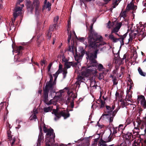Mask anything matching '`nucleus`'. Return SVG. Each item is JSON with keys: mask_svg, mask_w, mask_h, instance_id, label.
<instances>
[{"mask_svg": "<svg viewBox=\"0 0 146 146\" xmlns=\"http://www.w3.org/2000/svg\"><path fill=\"white\" fill-rule=\"evenodd\" d=\"M93 24H91L90 26V29L89 30L88 33V43L89 46L92 47L96 48L97 46L106 44L104 42H102V37L101 36L99 35L93 29Z\"/></svg>", "mask_w": 146, "mask_h": 146, "instance_id": "obj_1", "label": "nucleus"}, {"mask_svg": "<svg viewBox=\"0 0 146 146\" xmlns=\"http://www.w3.org/2000/svg\"><path fill=\"white\" fill-rule=\"evenodd\" d=\"M104 44L101 45L100 46H97L96 48L92 47L89 45L90 47L94 48V49L92 50L88 51V52H86V58L90 61L91 63L96 62L97 61L95 59L97 58V54L98 50L97 49H95L100 48Z\"/></svg>", "mask_w": 146, "mask_h": 146, "instance_id": "obj_2", "label": "nucleus"}, {"mask_svg": "<svg viewBox=\"0 0 146 146\" xmlns=\"http://www.w3.org/2000/svg\"><path fill=\"white\" fill-rule=\"evenodd\" d=\"M52 113L54 114L56 116V117L54 118V120L55 121L59 119L61 116L64 117V119H66L69 117L70 115L68 111L67 113H66L65 110H60L57 107L56 109H53Z\"/></svg>", "mask_w": 146, "mask_h": 146, "instance_id": "obj_3", "label": "nucleus"}, {"mask_svg": "<svg viewBox=\"0 0 146 146\" xmlns=\"http://www.w3.org/2000/svg\"><path fill=\"white\" fill-rule=\"evenodd\" d=\"M46 133L47 138L45 140L46 146H51V145L54 144L55 142L54 140L55 135L53 133V130L51 128V130H48Z\"/></svg>", "mask_w": 146, "mask_h": 146, "instance_id": "obj_4", "label": "nucleus"}, {"mask_svg": "<svg viewBox=\"0 0 146 146\" xmlns=\"http://www.w3.org/2000/svg\"><path fill=\"white\" fill-rule=\"evenodd\" d=\"M22 2V0H18L17 2L16 3V6L15 8L13 10V19H12V24H13L15 21V20L16 18L19 16L21 15V11L22 8L24 7V5L22 4V7L18 6V5L20 4V3Z\"/></svg>", "mask_w": 146, "mask_h": 146, "instance_id": "obj_5", "label": "nucleus"}, {"mask_svg": "<svg viewBox=\"0 0 146 146\" xmlns=\"http://www.w3.org/2000/svg\"><path fill=\"white\" fill-rule=\"evenodd\" d=\"M127 35V33L123 35H117L119 36V38L115 37L113 35H109L108 37L109 39L113 43H116L119 41L120 42L121 45H123L124 44V40L126 37Z\"/></svg>", "mask_w": 146, "mask_h": 146, "instance_id": "obj_6", "label": "nucleus"}, {"mask_svg": "<svg viewBox=\"0 0 146 146\" xmlns=\"http://www.w3.org/2000/svg\"><path fill=\"white\" fill-rule=\"evenodd\" d=\"M56 83L55 82H48L46 83L44 88H43V94H48L49 90L53 89V86L55 85Z\"/></svg>", "mask_w": 146, "mask_h": 146, "instance_id": "obj_7", "label": "nucleus"}, {"mask_svg": "<svg viewBox=\"0 0 146 146\" xmlns=\"http://www.w3.org/2000/svg\"><path fill=\"white\" fill-rule=\"evenodd\" d=\"M106 110H105L104 113L102 115L101 117L104 116H111L112 111L114 109L115 105H112V107L110 106H106Z\"/></svg>", "mask_w": 146, "mask_h": 146, "instance_id": "obj_8", "label": "nucleus"}, {"mask_svg": "<svg viewBox=\"0 0 146 146\" xmlns=\"http://www.w3.org/2000/svg\"><path fill=\"white\" fill-rule=\"evenodd\" d=\"M137 104H139V102L140 103V104L143 108L144 109L146 107V101L145 98L143 95H138V98L137 99Z\"/></svg>", "mask_w": 146, "mask_h": 146, "instance_id": "obj_9", "label": "nucleus"}, {"mask_svg": "<svg viewBox=\"0 0 146 146\" xmlns=\"http://www.w3.org/2000/svg\"><path fill=\"white\" fill-rule=\"evenodd\" d=\"M73 95H74V93L72 92H70L68 94V98L66 101V103L67 104L70 102V106L71 108H73L74 106V99L72 97Z\"/></svg>", "mask_w": 146, "mask_h": 146, "instance_id": "obj_10", "label": "nucleus"}, {"mask_svg": "<svg viewBox=\"0 0 146 146\" xmlns=\"http://www.w3.org/2000/svg\"><path fill=\"white\" fill-rule=\"evenodd\" d=\"M39 129H40V133H39V136H38L37 146H40L41 142L43 141L44 140L43 135L42 132V128L41 126L39 127Z\"/></svg>", "mask_w": 146, "mask_h": 146, "instance_id": "obj_11", "label": "nucleus"}, {"mask_svg": "<svg viewBox=\"0 0 146 146\" xmlns=\"http://www.w3.org/2000/svg\"><path fill=\"white\" fill-rule=\"evenodd\" d=\"M125 140L128 141V144L131 143L133 140V136L131 133L127 132L126 134H125Z\"/></svg>", "mask_w": 146, "mask_h": 146, "instance_id": "obj_12", "label": "nucleus"}, {"mask_svg": "<svg viewBox=\"0 0 146 146\" xmlns=\"http://www.w3.org/2000/svg\"><path fill=\"white\" fill-rule=\"evenodd\" d=\"M12 48H13V50L14 51L15 53H18L17 55L18 56L21 55L22 54V50L23 49V46H15L14 48L12 46Z\"/></svg>", "mask_w": 146, "mask_h": 146, "instance_id": "obj_13", "label": "nucleus"}, {"mask_svg": "<svg viewBox=\"0 0 146 146\" xmlns=\"http://www.w3.org/2000/svg\"><path fill=\"white\" fill-rule=\"evenodd\" d=\"M78 62H66L64 63V66L65 68L68 69L70 68L71 66L73 67H75L78 64Z\"/></svg>", "mask_w": 146, "mask_h": 146, "instance_id": "obj_14", "label": "nucleus"}, {"mask_svg": "<svg viewBox=\"0 0 146 146\" xmlns=\"http://www.w3.org/2000/svg\"><path fill=\"white\" fill-rule=\"evenodd\" d=\"M92 63V66L94 67L97 68L98 70L101 71L104 69V66L101 64L97 63V62L96 63Z\"/></svg>", "mask_w": 146, "mask_h": 146, "instance_id": "obj_15", "label": "nucleus"}, {"mask_svg": "<svg viewBox=\"0 0 146 146\" xmlns=\"http://www.w3.org/2000/svg\"><path fill=\"white\" fill-rule=\"evenodd\" d=\"M48 94H43V101L44 103H45L46 104L49 105L51 104V100H50V101L48 102Z\"/></svg>", "mask_w": 146, "mask_h": 146, "instance_id": "obj_16", "label": "nucleus"}, {"mask_svg": "<svg viewBox=\"0 0 146 146\" xmlns=\"http://www.w3.org/2000/svg\"><path fill=\"white\" fill-rule=\"evenodd\" d=\"M26 6H27V8L30 9L31 10H33V9L34 8V7H33V6H34V7H36V6L34 5L33 4V5L31 3V1H27V3H26ZM39 6H38V7H39ZM38 9H36V11H37V10H38Z\"/></svg>", "mask_w": 146, "mask_h": 146, "instance_id": "obj_17", "label": "nucleus"}, {"mask_svg": "<svg viewBox=\"0 0 146 146\" xmlns=\"http://www.w3.org/2000/svg\"><path fill=\"white\" fill-rule=\"evenodd\" d=\"M56 29L54 28V26H53L52 25H50L49 27V31L48 32L47 34V39L50 40L51 38V33L50 32L53 31L54 29Z\"/></svg>", "mask_w": 146, "mask_h": 146, "instance_id": "obj_18", "label": "nucleus"}, {"mask_svg": "<svg viewBox=\"0 0 146 146\" xmlns=\"http://www.w3.org/2000/svg\"><path fill=\"white\" fill-rule=\"evenodd\" d=\"M51 3L49 2L46 3H44V5L42 8V10L43 11L45 9H47L48 11H49L51 10Z\"/></svg>", "mask_w": 146, "mask_h": 146, "instance_id": "obj_19", "label": "nucleus"}, {"mask_svg": "<svg viewBox=\"0 0 146 146\" xmlns=\"http://www.w3.org/2000/svg\"><path fill=\"white\" fill-rule=\"evenodd\" d=\"M92 70L90 69H87L85 71L82 72V75L86 77L88 76L89 75L92 73Z\"/></svg>", "mask_w": 146, "mask_h": 146, "instance_id": "obj_20", "label": "nucleus"}, {"mask_svg": "<svg viewBox=\"0 0 146 146\" xmlns=\"http://www.w3.org/2000/svg\"><path fill=\"white\" fill-rule=\"evenodd\" d=\"M123 125L122 124H120L117 127V131H118V134H117L116 137L119 136L121 133H122L123 131Z\"/></svg>", "mask_w": 146, "mask_h": 146, "instance_id": "obj_21", "label": "nucleus"}, {"mask_svg": "<svg viewBox=\"0 0 146 146\" xmlns=\"http://www.w3.org/2000/svg\"><path fill=\"white\" fill-rule=\"evenodd\" d=\"M112 137H113V136H110V135L108 136L104 137L103 139H102V141H104L107 142H110V141H111L113 140V138Z\"/></svg>", "mask_w": 146, "mask_h": 146, "instance_id": "obj_22", "label": "nucleus"}, {"mask_svg": "<svg viewBox=\"0 0 146 146\" xmlns=\"http://www.w3.org/2000/svg\"><path fill=\"white\" fill-rule=\"evenodd\" d=\"M44 40V38L42 37V34L40 33L39 34H37V42L38 43H40V42H41Z\"/></svg>", "mask_w": 146, "mask_h": 146, "instance_id": "obj_23", "label": "nucleus"}, {"mask_svg": "<svg viewBox=\"0 0 146 146\" xmlns=\"http://www.w3.org/2000/svg\"><path fill=\"white\" fill-rule=\"evenodd\" d=\"M108 143V142H106L102 140V139H101L100 140V141L98 143V146H114L113 144H112L111 145H109L108 146L106 144V143Z\"/></svg>", "mask_w": 146, "mask_h": 146, "instance_id": "obj_24", "label": "nucleus"}, {"mask_svg": "<svg viewBox=\"0 0 146 146\" xmlns=\"http://www.w3.org/2000/svg\"><path fill=\"white\" fill-rule=\"evenodd\" d=\"M136 7V6L134 5L133 4H128L127 5V7H126V10L128 11L131 9L134 10L133 7Z\"/></svg>", "mask_w": 146, "mask_h": 146, "instance_id": "obj_25", "label": "nucleus"}, {"mask_svg": "<svg viewBox=\"0 0 146 146\" xmlns=\"http://www.w3.org/2000/svg\"><path fill=\"white\" fill-rule=\"evenodd\" d=\"M143 31H145V29H142L140 30V31L137 30V31L139 32V35H142V37L143 38H144L146 36V32H145Z\"/></svg>", "mask_w": 146, "mask_h": 146, "instance_id": "obj_26", "label": "nucleus"}, {"mask_svg": "<svg viewBox=\"0 0 146 146\" xmlns=\"http://www.w3.org/2000/svg\"><path fill=\"white\" fill-rule=\"evenodd\" d=\"M127 10H125L124 11H122L120 14L119 16L121 17H123V19L126 18L127 17V15L126 13L127 12Z\"/></svg>", "mask_w": 146, "mask_h": 146, "instance_id": "obj_27", "label": "nucleus"}, {"mask_svg": "<svg viewBox=\"0 0 146 146\" xmlns=\"http://www.w3.org/2000/svg\"><path fill=\"white\" fill-rule=\"evenodd\" d=\"M138 72H139V74H140L141 76H146V73L143 72L140 67H139V68H138Z\"/></svg>", "mask_w": 146, "mask_h": 146, "instance_id": "obj_28", "label": "nucleus"}, {"mask_svg": "<svg viewBox=\"0 0 146 146\" xmlns=\"http://www.w3.org/2000/svg\"><path fill=\"white\" fill-rule=\"evenodd\" d=\"M52 107H45L43 108V111L44 112H48L49 111H52Z\"/></svg>", "mask_w": 146, "mask_h": 146, "instance_id": "obj_29", "label": "nucleus"}, {"mask_svg": "<svg viewBox=\"0 0 146 146\" xmlns=\"http://www.w3.org/2000/svg\"><path fill=\"white\" fill-rule=\"evenodd\" d=\"M113 132H112V136H113V137H116V135H115V134H117L118 133V131L117 130V127H113Z\"/></svg>", "mask_w": 146, "mask_h": 146, "instance_id": "obj_30", "label": "nucleus"}, {"mask_svg": "<svg viewBox=\"0 0 146 146\" xmlns=\"http://www.w3.org/2000/svg\"><path fill=\"white\" fill-rule=\"evenodd\" d=\"M112 5H113V6H112V8H115L116 7L117 5H118L119 1H117V0H112Z\"/></svg>", "mask_w": 146, "mask_h": 146, "instance_id": "obj_31", "label": "nucleus"}, {"mask_svg": "<svg viewBox=\"0 0 146 146\" xmlns=\"http://www.w3.org/2000/svg\"><path fill=\"white\" fill-rule=\"evenodd\" d=\"M140 123L142 124V125H141V127H140V129H143L144 127L145 128H146V123L145 121H141Z\"/></svg>", "mask_w": 146, "mask_h": 146, "instance_id": "obj_32", "label": "nucleus"}, {"mask_svg": "<svg viewBox=\"0 0 146 146\" xmlns=\"http://www.w3.org/2000/svg\"><path fill=\"white\" fill-rule=\"evenodd\" d=\"M39 2L38 0H34L33 4L34 5L36 6V9H38V5H39Z\"/></svg>", "mask_w": 146, "mask_h": 146, "instance_id": "obj_33", "label": "nucleus"}, {"mask_svg": "<svg viewBox=\"0 0 146 146\" xmlns=\"http://www.w3.org/2000/svg\"><path fill=\"white\" fill-rule=\"evenodd\" d=\"M119 29H117L116 28H114L112 30V31H111V34L110 35H112L113 33H115V34L117 35H118V34L116 33L118 32L119 30Z\"/></svg>", "mask_w": 146, "mask_h": 146, "instance_id": "obj_34", "label": "nucleus"}, {"mask_svg": "<svg viewBox=\"0 0 146 146\" xmlns=\"http://www.w3.org/2000/svg\"><path fill=\"white\" fill-rule=\"evenodd\" d=\"M7 134L8 139H9V140L11 141V138H12V136L11 134V131L9 129L7 131Z\"/></svg>", "mask_w": 146, "mask_h": 146, "instance_id": "obj_35", "label": "nucleus"}, {"mask_svg": "<svg viewBox=\"0 0 146 146\" xmlns=\"http://www.w3.org/2000/svg\"><path fill=\"white\" fill-rule=\"evenodd\" d=\"M67 73V70L65 68L63 70V78H65L66 76V74Z\"/></svg>", "mask_w": 146, "mask_h": 146, "instance_id": "obj_36", "label": "nucleus"}, {"mask_svg": "<svg viewBox=\"0 0 146 146\" xmlns=\"http://www.w3.org/2000/svg\"><path fill=\"white\" fill-rule=\"evenodd\" d=\"M84 80V78L82 76H78V81H82V82H83V81Z\"/></svg>", "mask_w": 146, "mask_h": 146, "instance_id": "obj_37", "label": "nucleus"}, {"mask_svg": "<svg viewBox=\"0 0 146 146\" xmlns=\"http://www.w3.org/2000/svg\"><path fill=\"white\" fill-rule=\"evenodd\" d=\"M122 23L121 22H119L115 26V27L114 28H116L117 29H120L121 27V26H122Z\"/></svg>", "mask_w": 146, "mask_h": 146, "instance_id": "obj_38", "label": "nucleus"}, {"mask_svg": "<svg viewBox=\"0 0 146 146\" xmlns=\"http://www.w3.org/2000/svg\"><path fill=\"white\" fill-rule=\"evenodd\" d=\"M95 0H80L81 3H84L85 6H86V2H90L91 1H94Z\"/></svg>", "mask_w": 146, "mask_h": 146, "instance_id": "obj_39", "label": "nucleus"}, {"mask_svg": "<svg viewBox=\"0 0 146 146\" xmlns=\"http://www.w3.org/2000/svg\"><path fill=\"white\" fill-rule=\"evenodd\" d=\"M100 102L101 103V105H100V108H104V105H105V102L104 101L100 99Z\"/></svg>", "mask_w": 146, "mask_h": 146, "instance_id": "obj_40", "label": "nucleus"}, {"mask_svg": "<svg viewBox=\"0 0 146 146\" xmlns=\"http://www.w3.org/2000/svg\"><path fill=\"white\" fill-rule=\"evenodd\" d=\"M112 81H113V85H115L117 84V80L115 77H114V78H113V79H112Z\"/></svg>", "mask_w": 146, "mask_h": 146, "instance_id": "obj_41", "label": "nucleus"}, {"mask_svg": "<svg viewBox=\"0 0 146 146\" xmlns=\"http://www.w3.org/2000/svg\"><path fill=\"white\" fill-rule=\"evenodd\" d=\"M86 52H88L87 51H86L84 50H81L80 52V56H81L82 57L84 55V54H86Z\"/></svg>", "mask_w": 146, "mask_h": 146, "instance_id": "obj_42", "label": "nucleus"}, {"mask_svg": "<svg viewBox=\"0 0 146 146\" xmlns=\"http://www.w3.org/2000/svg\"><path fill=\"white\" fill-rule=\"evenodd\" d=\"M44 125H45L44 124ZM43 130L44 133H46L48 131V130H51V129H47V128L46 127L45 125H44V127H43Z\"/></svg>", "mask_w": 146, "mask_h": 146, "instance_id": "obj_43", "label": "nucleus"}, {"mask_svg": "<svg viewBox=\"0 0 146 146\" xmlns=\"http://www.w3.org/2000/svg\"><path fill=\"white\" fill-rule=\"evenodd\" d=\"M118 110L117 109H115V110L113 111H112V114H111V115L114 116H115V114L117 113V111Z\"/></svg>", "mask_w": 146, "mask_h": 146, "instance_id": "obj_44", "label": "nucleus"}, {"mask_svg": "<svg viewBox=\"0 0 146 146\" xmlns=\"http://www.w3.org/2000/svg\"><path fill=\"white\" fill-rule=\"evenodd\" d=\"M135 38L134 37H132L131 36H129V38L128 39V44L129 43L131 42L132 41V40H133Z\"/></svg>", "mask_w": 146, "mask_h": 146, "instance_id": "obj_45", "label": "nucleus"}, {"mask_svg": "<svg viewBox=\"0 0 146 146\" xmlns=\"http://www.w3.org/2000/svg\"><path fill=\"white\" fill-rule=\"evenodd\" d=\"M71 38V34L70 33V34H69V36H68V39H67V42H68V43L69 44L70 42Z\"/></svg>", "mask_w": 146, "mask_h": 146, "instance_id": "obj_46", "label": "nucleus"}, {"mask_svg": "<svg viewBox=\"0 0 146 146\" xmlns=\"http://www.w3.org/2000/svg\"><path fill=\"white\" fill-rule=\"evenodd\" d=\"M52 66V63H50L49 64L48 66V72H50V69H51V66Z\"/></svg>", "mask_w": 146, "mask_h": 146, "instance_id": "obj_47", "label": "nucleus"}, {"mask_svg": "<svg viewBox=\"0 0 146 146\" xmlns=\"http://www.w3.org/2000/svg\"><path fill=\"white\" fill-rule=\"evenodd\" d=\"M59 17L58 16H56V17L54 18V23H56L57 22L58 20Z\"/></svg>", "mask_w": 146, "mask_h": 146, "instance_id": "obj_48", "label": "nucleus"}, {"mask_svg": "<svg viewBox=\"0 0 146 146\" xmlns=\"http://www.w3.org/2000/svg\"><path fill=\"white\" fill-rule=\"evenodd\" d=\"M77 40L82 42H83L84 41V38L83 37H79L78 39Z\"/></svg>", "mask_w": 146, "mask_h": 146, "instance_id": "obj_49", "label": "nucleus"}, {"mask_svg": "<svg viewBox=\"0 0 146 146\" xmlns=\"http://www.w3.org/2000/svg\"><path fill=\"white\" fill-rule=\"evenodd\" d=\"M111 26H112V25H111V22L110 21H109L108 23V27L109 29H110Z\"/></svg>", "mask_w": 146, "mask_h": 146, "instance_id": "obj_50", "label": "nucleus"}, {"mask_svg": "<svg viewBox=\"0 0 146 146\" xmlns=\"http://www.w3.org/2000/svg\"><path fill=\"white\" fill-rule=\"evenodd\" d=\"M137 35V33H133L132 34H129V36H132L133 37H135Z\"/></svg>", "mask_w": 146, "mask_h": 146, "instance_id": "obj_51", "label": "nucleus"}, {"mask_svg": "<svg viewBox=\"0 0 146 146\" xmlns=\"http://www.w3.org/2000/svg\"><path fill=\"white\" fill-rule=\"evenodd\" d=\"M82 81H77L76 82L75 84L77 86L79 85V86L80 85V84H81V82H83Z\"/></svg>", "mask_w": 146, "mask_h": 146, "instance_id": "obj_52", "label": "nucleus"}, {"mask_svg": "<svg viewBox=\"0 0 146 146\" xmlns=\"http://www.w3.org/2000/svg\"><path fill=\"white\" fill-rule=\"evenodd\" d=\"M37 118V116H36V114H34L33 116L31 118V120H33V119H36Z\"/></svg>", "mask_w": 146, "mask_h": 146, "instance_id": "obj_53", "label": "nucleus"}, {"mask_svg": "<svg viewBox=\"0 0 146 146\" xmlns=\"http://www.w3.org/2000/svg\"><path fill=\"white\" fill-rule=\"evenodd\" d=\"M110 123H111V122H112L113 121V117L114 116H111V115L110 116Z\"/></svg>", "mask_w": 146, "mask_h": 146, "instance_id": "obj_54", "label": "nucleus"}, {"mask_svg": "<svg viewBox=\"0 0 146 146\" xmlns=\"http://www.w3.org/2000/svg\"><path fill=\"white\" fill-rule=\"evenodd\" d=\"M68 60L66 58H63L62 59V61L64 62V63H66V62H68Z\"/></svg>", "mask_w": 146, "mask_h": 146, "instance_id": "obj_55", "label": "nucleus"}, {"mask_svg": "<svg viewBox=\"0 0 146 146\" xmlns=\"http://www.w3.org/2000/svg\"><path fill=\"white\" fill-rule=\"evenodd\" d=\"M46 62V61H45L44 60H41V65L42 66L43 64H45Z\"/></svg>", "mask_w": 146, "mask_h": 146, "instance_id": "obj_56", "label": "nucleus"}, {"mask_svg": "<svg viewBox=\"0 0 146 146\" xmlns=\"http://www.w3.org/2000/svg\"><path fill=\"white\" fill-rule=\"evenodd\" d=\"M119 146H127L126 145V143L125 142H124L120 144Z\"/></svg>", "mask_w": 146, "mask_h": 146, "instance_id": "obj_57", "label": "nucleus"}, {"mask_svg": "<svg viewBox=\"0 0 146 146\" xmlns=\"http://www.w3.org/2000/svg\"><path fill=\"white\" fill-rule=\"evenodd\" d=\"M62 71L63 72L62 70H58L55 73L59 74L60 73H61Z\"/></svg>", "mask_w": 146, "mask_h": 146, "instance_id": "obj_58", "label": "nucleus"}, {"mask_svg": "<svg viewBox=\"0 0 146 146\" xmlns=\"http://www.w3.org/2000/svg\"><path fill=\"white\" fill-rule=\"evenodd\" d=\"M104 78V76H103L102 74L100 75L99 76V77H98V78L100 80H101Z\"/></svg>", "mask_w": 146, "mask_h": 146, "instance_id": "obj_59", "label": "nucleus"}, {"mask_svg": "<svg viewBox=\"0 0 146 146\" xmlns=\"http://www.w3.org/2000/svg\"><path fill=\"white\" fill-rule=\"evenodd\" d=\"M50 81L48 82H52L53 81V78L52 76H50Z\"/></svg>", "mask_w": 146, "mask_h": 146, "instance_id": "obj_60", "label": "nucleus"}, {"mask_svg": "<svg viewBox=\"0 0 146 146\" xmlns=\"http://www.w3.org/2000/svg\"><path fill=\"white\" fill-rule=\"evenodd\" d=\"M116 55H117V58H115V60H119V59H121V58L119 56V55H118L117 54Z\"/></svg>", "mask_w": 146, "mask_h": 146, "instance_id": "obj_61", "label": "nucleus"}, {"mask_svg": "<svg viewBox=\"0 0 146 146\" xmlns=\"http://www.w3.org/2000/svg\"><path fill=\"white\" fill-rule=\"evenodd\" d=\"M115 96L116 97H119V92H116V93H115Z\"/></svg>", "mask_w": 146, "mask_h": 146, "instance_id": "obj_62", "label": "nucleus"}, {"mask_svg": "<svg viewBox=\"0 0 146 146\" xmlns=\"http://www.w3.org/2000/svg\"><path fill=\"white\" fill-rule=\"evenodd\" d=\"M62 65L60 64H59V69H58V70H62Z\"/></svg>", "mask_w": 146, "mask_h": 146, "instance_id": "obj_63", "label": "nucleus"}, {"mask_svg": "<svg viewBox=\"0 0 146 146\" xmlns=\"http://www.w3.org/2000/svg\"><path fill=\"white\" fill-rule=\"evenodd\" d=\"M118 70V68H116L115 70H113V74H115L117 72V71Z\"/></svg>", "mask_w": 146, "mask_h": 146, "instance_id": "obj_64", "label": "nucleus"}]
</instances>
